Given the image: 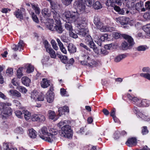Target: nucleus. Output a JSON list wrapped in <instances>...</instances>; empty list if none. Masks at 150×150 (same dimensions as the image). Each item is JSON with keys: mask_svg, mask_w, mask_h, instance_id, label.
I'll return each mask as SVG.
<instances>
[{"mask_svg": "<svg viewBox=\"0 0 150 150\" xmlns=\"http://www.w3.org/2000/svg\"><path fill=\"white\" fill-rule=\"evenodd\" d=\"M31 97L35 101H42L44 100V95L42 93L39 95L38 92L36 91H34L32 92Z\"/></svg>", "mask_w": 150, "mask_h": 150, "instance_id": "39448f33", "label": "nucleus"}, {"mask_svg": "<svg viewBox=\"0 0 150 150\" xmlns=\"http://www.w3.org/2000/svg\"><path fill=\"white\" fill-rule=\"evenodd\" d=\"M58 133V130L56 129L52 128L50 130L49 134L50 135H52L55 138L54 135L57 134ZM55 139V138H54Z\"/></svg>", "mask_w": 150, "mask_h": 150, "instance_id": "f704fd0d", "label": "nucleus"}, {"mask_svg": "<svg viewBox=\"0 0 150 150\" xmlns=\"http://www.w3.org/2000/svg\"><path fill=\"white\" fill-rule=\"evenodd\" d=\"M65 27L67 30H69V32H70L71 30H73V29H72V26L70 23H65Z\"/></svg>", "mask_w": 150, "mask_h": 150, "instance_id": "de8ad7c7", "label": "nucleus"}, {"mask_svg": "<svg viewBox=\"0 0 150 150\" xmlns=\"http://www.w3.org/2000/svg\"><path fill=\"white\" fill-rule=\"evenodd\" d=\"M132 100L137 105H138L139 104V103H141V100H139L136 97H134L133 98Z\"/></svg>", "mask_w": 150, "mask_h": 150, "instance_id": "774afa93", "label": "nucleus"}, {"mask_svg": "<svg viewBox=\"0 0 150 150\" xmlns=\"http://www.w3.org/2000/svg\"><path fill=\"white\" fill-rule=\"evenodd\" d=\"M143 3L142 1H140L137 3L135 5V8L138 11H145V8L143 7Z\"/></svg>", "mask_w": 150, "mask_h": 150, "instance_id": "f8f14e48", "label": "nucleus"}, {"mask_svg": "<svg viewBox=\"0 0 150 150\" xmlns=\"http://www.w3.org/2000/svg\"><path fill=\"white\" fill-rule=\"evenodd\" d=\"M145 11L146 10L148 11L150 10V1H148L145 3Z\"/></svg>", "mask_w": 150, "mask_h": 150, "instance_id": "0e129e2a", "label": "nucleus"}, {"mask_svg": "<svg viewBox=\"0 0 150 150\" xmlns=\"http://www.w3.org/2000/svg\"><path fill=\"white\" fill-rule=\"evenodd\" d=\"M50 92L51 93L47 92L46 94L47 101L49 103H51L53 101L54 96L53 92Z\"/></svg>", "mask_w": 150, "mask_h": 150, "instance_id": "2eb2a0df", "label": "nucleus"}, {"mask_svg": "<svg viewBox=\"0 0 150 150\" xmlns=\"http://www.w3.org/2000/svg\"><path fill=\"white\" fill-rule=\"evenodd\" d=\"M11 104L9 103H0V110L1 111L3 112L4 109L5 108L6 106H10Z\"/></svg>", "mask_w": 150, "mask_h": 150, "instance_id": "393cba45", "label": "nucleus"}, {"mask_svg": "<svg viewBox=\"0 0 150 150\" xmlns=\"http://www.w3.org/2000/svg\"><path fill=\"white\" fill-rule=\"evenodd\" d=\"M147 49V46L145 45H140L136 48V50L139 51H145Z\"/></svg>", "mask_w": 150, "mask_h": 150, "instance_id": "79ce46f5", "label": "nucleus"}, {"mask_svg": "<svg viewBox=\"0 0 150 150\" xmlns=\"http://www.w3.org/2000/svg\"><path fill=\"white\" fill-rule=\"evenodd\" d=\"M61 40L64 42L67 43L69 42V40L65 35H62L61 37Z\"/></svg>", "mask_w": 150, "mask_h": 150, "instance_id": "338daca9", "label": "nucleus"}, {"mask_svg": "<svg viewBox=\"0 0 150 150\" xmlns=\"http://www.w3.org/2000/svg\"><path fill=\"white\" fill-rule=\"evenodd\" d=\"M16 16L17 18L20 19H23V13L22 11L19 9H18L16 12Z\"/></svg>", "mask_w": 150, "mask_h": 150, "instance_id": "473e14b6", "label": "nucleus"}, {"mask_svg": "<svg viewBox=\"0 0 150 150\" xmlns=\"http://www.w3.org/2000/svg\"><path fill=\"white\" fill-rule=\"evenodd\" d=\"M146 19L150 18V10L147 11L143 16Z\"/></svg>", "mask_w": 150, "mask_h": 150, "instance_id": "13d9d810", "label": "nucleus"}, {"mask_svg": "<svg viewBox=\"0 0 150 150\" xmlns=\"http://www.w3.org/2000/svg\"><path fill=\"white\" fill-rule=\"evenodd\" d=\"M71 12L70 11H67L65 12L63 16L65 17L69 21L68 23H69L70 20Z\"/></svg>", "mask_w": 150, "mask_h": 150, "instance_id": "72a5a7b5", "label": "nucleus"}, {"mask_svg": "<svg viewBox=\"0 0 150 150\" xmlns=\"http://www.w3.org/2000/svg\"><path fill=\"white\" fill-rule=\"evenodd\" d=\"M47 51L50 54V56L52 58H56V55L55 52L52 48H50L48 49Z\"/></svg>", "mask_w": 150, "mask_h": 150, "instance_id": "c756f323", "label": "nucleus"}, {"mask_svg": "<svg viewBox=\"0 0 150 150\" xmlns=\"http://www.w3.org/2000/svg\"><path fill=\"white\" fill-rule=\"evenodd\" d=\"M144 28L145 29V31L147 32V33L150 34V24H147L146 25L144 26Z\"/></svg>", "mask_w": 150, "mask_h": 150, "instance_id": "69168bd1", "label": "nucleus"}, {"mask_svg": "<svg viewBox=\"0 0 150 150\" xmlns=\"http://www.w3.org/2000/svg\"><path fill=\"white\" fill-rule=\"evenodd\" d=\"M73 30L69 32V36L74 38H78L77 35L75 34L73 31Z\"/></svg>", "mask_w": 150, "mask_h": 150, "instance_id": "3c124183", "label": "nucleus"}, {"mask_svg": "<svg viewBox=\"0 0 150 150\" xmlns=\"http://www.w3.org/2000/svg\"><path fill=\"white\" fill-rule=\"evenodd\" d=\"M15 114L19 118H21L22 117V115L23 114V112H22L19 110H17L15 112Z\"/></svg>", "mask_w": 150, "mask_h": 150, "instance_id": "864d4df0", "label": "nucleus"}, {"mask_svg": "<svg viewBox=\"0 0 150 150\" xmlns=\"http://www.w3.org/2000/svg\"><path fill=\"white\" fill-rule=\"evenodd\" d=\"M56 24V23L55 24L49 23L47 25V27L50 30L55 31Z\"/></svg>", "mask_w": 150, "mask_h": 150, "instance_id": "a878e982", "label": "nucleus"}, {"mask_svg": "<svg viewBox=\"0 0 150 150\" xmlns=\"http://www.w3.org/2000/svg\"><path fill=\"white\" fill-rule=\"evenodd\" d=\"M28 135L32 139H34L36 137L37 134L36 131L32 128L28 129Z\"/></svg>", "mask_w": 150, "mask_h": 150, "instance_id": "dca6fc26", "label": "nucleus"}, {"mask_svg": "<svg viewBox=\"0 0 150 150\" xmlns=\"http://www.w3.org/2000/svg\"><path fill=\"white\" fill-rule=\"evenodd\" d=\"M25 69L23 67L20 68L18 69L17 71V77L20 79L23 76V74L22 73V69Z\"/></svg>", "mask_w": 150, "mask_h": 150, "instance_id": "37998d69", "label": "nucleus"}, {"mask_svg": "<svg viewBox=\"0 0 150 150\" xmlns=\"http://www.w3.org/2000/svg\"><path fill=\"white\" fill-rule=\"evenodd\" d=\"M51 43L52 47L55 50H58V47L57 46V43L54 40H52L51 41Z\"/></svg>", "mask_w": 150, "mask_h": 150, "instance_id": "49530a36", "label": "nucleus"}, {"mask_svg": "<svg viewBox=\"0 0 150 150\" xmlns=\"http://www.w3.org/2000/svg\"><path fill=\"white\" fill-rule=\"evenodd\" d=\"M138 11L136 10V9L134 7H132L129 8L128 9V10L127 11V14L129 15L130 13L134 14L137 13Z\"/></svg>", "mask_w": 150, "mask_h": 150, "instance_id": "cd10ccee", "label": "nucleus"}, {"mask_svg": "<svg viewBox=\"0 0 150 150\" xmlns=\"http://www.w3.org/2000/svg\"><path fill=\"white\" fill-rule=\"evenodd\" d=\"M122 37L124 38L127 40L129 44L127 42L124 41L122 44V49L123 50L131 49L134 44L133 38L131 36L126 34H123Z\"/></svg>", "mask_w": 150, "mask_h": 150, "instance_id": "7ed1b4c3", "label": "nucleus"}, {"mask_svg": "<svg viewBox=\"0 0 150 150\" xmlns=\"http://www.w3.org/2000/svg\"><path fill=\"white\" fill-rule=\"evenodd\" d=\"M14 132L16 133L22 134L23 132V130L22 128L18 127L15 130Z\"/></svg>", "mask_w": 150, "mask_h": 150, "instance_id": "09e8293b", "label": "nucleus"}, {"mask_svg": "<svg viewBox=\"0 0 150 150\" xmlns=\"http://www.w3.org/2000/svg\"><path fill=\"white\" fill-rule=\"evenodd\" d=\"M93 7L96 9H100L102 8V6L100 3L99 1L96 2L95 4H93Z\"/></svg>", "mask_w": 150, "mask_h": 150, "instance_id": "c9c22d12", "label": "nucleus"}, {"mask_svg": "<svg viewBox=\"0 0 150 150\" xmlns=\"http://www.w3.org/2000/svg\"><path fill=\"white\" fill-rule=\"evenodd\" d=\"M22 83L26 86H29V83L30 82V79L26 76H24L21 79Z\"/></svg>", "mask_w": 150, "mask_h": 150, "instance_id": "a211bd4d", "label": "nucleus"}, {"mask_svg": "<svg viewBox=\"0 0 150 150\" xmlns=\"http://www.w3.org/2000/svg\"><path fill=\"white\" fill-rule=\"evenodd\" d=\"M90 58L89 54L88 53H82L81 56V60H80L79 62L81 64L85 65L86 64V63L85 62H87V60H88Z\"/></svg>", "mask_w": 150, "mask_h": 150, "instance_id": "0eeeda50", "label": "nucleus"}, {"mask_svg": "<svg viewBox=\"0 0 150 150\" xmlns=\"http://www.w3.org/2000/svg\"><path fill=\"white\" fill-rule=\"evenodd\" d=\"M85 42L90 47L93 49L94 51L97 54H99V50L93 42V40L90 35H87L85 37Z\"/></svg>", "mask_w": 150, "mask_h": 150, "instance_id": "20e7f679", "label": "nucleus"}, {"mask_svg": "<svg viewBox=\"0 0 150 150\" xmlns=\"http://www.w3.org/2000/svg\"><path fill=\"white\" fill-rule=\"evenodd\" d=\"M25 68L27 69L26 72L28 73H31L33 72L34 70V68L30 64H29L28 66H26Z\"/></svg>", "mask_w": 150, "mask_h": 150, "instance_id": "e433bc0d", "label": "nucleus"}, {"mask_svg": "<svg viewBox=\"0 0 150 150\" xmlns=\"http://www.w3.org/2000/svg\"><path fill=\"white\" fill-rule=\"evenodd\" d=\"M23 114H24L25 119L26 120H28L30 119L31 117L30 113L27 110L23 111Z\"/></svg>", "mask_w": 150, "mask_h": 150, "instance_id": "bb28decb", "label": "nucleus"}, {"mask_svg": "<svg viewBox=\"0 0 150 150\" xmlns=\"http://www.w3.org/2000/svg\"><path fill=\"white\" fill-rule=\"evenodd\" d=\"M87 62H86V64L85 65H88L89 67H92L93 65H94L96 63V62L93 60H92L91 58H90L88 60H87Z\"/></svg>", "mask_w": 150, "mask_h": 150, "instance_id": "58836bf2", "label": "nucleus"}, {"mask_svg": "<svg viewBox=\"0 0 150 150\" xmlns=\"http://www.w3.org/2000/svg\"><path fill=\"white\" fill-rule=\"evenodd\" d=\"M95 25L97 28L100 29V31L102 32H105L107 30L106 28L103 26V24L100 21L98 23L96 24Z\"/></svg>", "mask_w": 150, "mask_h": 150, "instance_id": "f3484780", "label": "nucleus"}, {"mask_svg": "<svg viewBox=\"0 0 150 150\" xmlns=\"http://www.w3.org/2000/svg\"><path fill=\"white\" fill-rule=\"evenodd\" d=\"M6 73L10 76L12 75L13 73V69L11 68H8L6 70Z\"/></svg>", "mask_w": 150, "mask_h": 150, "instance_id": "bf43d9fd", "label": "nucleus"}, {"mask_svg": "<svg viewBox=\"0 0 150 150\" xmlns=\"http://www.w3.org/2000/svg\"><path fill=\"white\" fill-rule=\"evenodd\" d=\"M67 48L68 51L70 53H74L76 51V46L72 43H70L68 44Z\"/></svg>", "mask_w": 150, "mask_h": 150, "instance_id": "4468645a", "label": "nucleus"}, {"mask_svg": "<svg viewBox=\"0 0 150 150\" xmlns=\"http://www.w3.org/2000/svg\"><path fill=\"white\" fill-rule=\"evenodd\" d=\"M127 10L128 9L125 8H123L121 9L120 8L119 13L122 15L127 14L126 12Z\"/></svg>", "mask_w": 150, "mask_h": 150, "instance_id": "4d7b16f0", "label": "nucleus"}, {"mask_svg": "<svg viewBox=\"0 0 150 150\" xmlns=\"http://www.w3.org/2000/svg\"><path fill=\"white\" fill-rule=\"evenodd\" d=\"M120 132L119 131H117L115 132L113 135V138L115 139H118L120 136Z\"/></svg>", "mask_w": 150, "mask_h": 150, "instance_id": "6e6d98bb", "label": "nucleus"}, {"mask_svg": "<svg viewBox=\"0 0 150 150\" xmlns=\"http://www.w3.org/2000/svg\"><path fill=\"white\" fill-rule=\"evenodd\" d=\"M56 23L55 31L59 34L62 33L64 31L63 28L62 27L60 22H55Z\"/></svg>", "mask_w": 150, "mask_h": 150, "instance_id": "ddd939ff", "label": "nucleus"}, {"mask_svg": "<svg viewBox=\"0 0 150 150\" xmlns=\"http://www.w3.org/2000/svg\"><path fill=\"white\" fill-rule=\"evenodd\" d=\"M134 109L136 111V112L134 111V112L136 114L137 113V114H138V115L139 116L142 118V119L144 120L145 118L146 117V116L143 114L141 112H140L137 109V108H134Z\"/></svg>", "mask_w": 150, "mask_h": 150, "instance_id": "ea45409f", "label": "nucleus"}, {"mask_svg": "<svg viewBox=\"0 0 150 150\" xmlns=\"http://www.w3.org/2000/svg\"><path fill=\"white\" fill-rule=\"evenodd\" d=\"M44 44L45 48L46 49V51L48 49L51 48L50 47V45L49 44L47 40L45 41L44 42Z\"/></svg>", "mask_w": 150, "mask_h": 150, "instance_id": "e2e57ef3", "label": "nucleus"}, {"mask_svg": "<svg viewBox=\"0 0 150 150\" xmlns=\"http://www.w3.org/2000/svg\"><path fill=\"white\" fill-rule=\"evenodd\" d=\"M85 27H82L79 29L80 30L79 31V34L82 35L83 36L85 35L88 32V29L85 28Z\"/></svg>", "mask_w": 150, "mask_h": 150, "instance_id": "c85d7f7f", "label": "nucleus"}, {"mask_svg": "<svg viewBox=\"0 0 150 150\" xmlns=\"http://www.w3.org/2000/svg\"><path fill=\"white\" fill-rule=\"evenodd\" d=\"M12 110L10 107H6L3 112L4 114L10 115L12 114Z\"/></svg>", "mask_w": 150, "mask_h": 150, "instance_id": "2f4dec72", "label": "nucleus"}, {"mask_svg": "<svg viewBox=\"0 0 150 150\" xmlns=\"http://www.w3.org/2000/svg\"><path fill=\"white\" fill-rule=\"evenodd\" d=\"M116 19L117 22H118L120 23L122 25H124L128 23L130 19L128 17H121L118 18H116Z\"/></svg>", "mask_w": 150, "mask_h": 150, "instance_id": "423d86ee", "label": "nucleus"}, {"mask_svg": "<svg viewBox=\"0 0 150 150\" xmlns=\"http://www.w3.org/2000/svg\"><path fill=\"white\" fill-rule=\"evenodd\" d=\"M39 136L42 139L49 142H52L55 139L54 137L49 135L47 128L46 127H43L42 128Z\"/></svg>", "mask_w": 150, "mask_h": 150, "instance_id": "f257e3e1", "label": "nucleus"}, {"mask_svg": "<svg viewBox=\"0 0 150 150\" xmlns=\"http://www.w3.org/2000/svg\"><path fill=\"white\" fill-rule=\"evenodd\" d=\"M79 15L78 13L76 12H71L70 23L76 21L79 18Z\"/></svg>", "mask_w": 150, "mask_h": 150, "instance_id": "1a4fd4ad", "label": "nucleus"}, {"mask_svg": "<svg viewBox=\"0 0 150 150\" xmlns=\"http://www.w3.org/2000/svg\"><path fill=\"white\" fill-rule=\"evenodd\" d=\"M31 5L33 9L35 11V13L37 14H39L40 12V10L38 7V5H35L31 4Z\"/></svg>", "mask_w": 150, "mask_h": 150, "instance_id": "5701e85b", "label": "nucleus"}, {"mask_svg": "<svg viewBox=\"0 0 150 150\" xmlns=\"http://www.w3.org/2000/svg\"><path fill=\"white\" fill-rule=\"evenodd\" d=\"M63 4L66 6H68L71 3L73 0H61Z\"/></svg>", "mask_w": 150, "mask_h": 150, "instance_id": "a18cd8bd", "label": "nucleus"}, {"mask_svg": "<svg viewBox=\"0 0 150 150\" xmlns=\"http://www.w3.org/2000/svg\"><path fill=\"white\" fill-rule=\"evenodd\" d=\"M77 8L81 11H84L85 10V6L84 4L79 3L77 6Z\"/></svg>", "mask_w": 150, "mask_h": 150, "instance_id": "4c0bfd02", "label": "nucleus"}, {"mask_svg": "<svg viewBox=\"0 0 150 150\" xmlns=\"http://www.w3.org/2000/svg\"><path fill=\"white\" fill-rule=\"evenodd\" d=\"M84 1L88 6H91L93 4L94 2V0H84Z\"/></svg>", "mask_w": 150, "mask_h": 150, "instance_id": "c03bdc74", "label": "nucleus"}, {"mask_svg": "<svg viewBox=\"0 0 150 150\" xmlns=\"http://www.w3.org/2000/svg\"><path fill=\"white\" fill-rule=\"evenodd\" d=\"M49 117L50 119L52 120H57V118L54 112L51 110H50L48 112Z\"/></svg>", "mask_w": 150, "mask_h": 150, "instance_id": "aec40b11", "label": "nucleus"}, {"mask_svg": "<svg viewBox=\"0 0 150 150\" xmlns=\"http://www.w3.org/2000/svg\"><path fill=\"white\" fill-rule=\"evenodd\" d=\"M141 76L144 77L145 78L150 80V74L148 73H141L140 74Z\"/></svg>", "mask_w": 150, "mask_h": 150, "instance_id": "5fc2aeb1", "label": "nucleus"}, {"mask_svg": "<svg viewBox=\"0 0 150 150\" xmlns=\"http://www.w3.org/2000/svg\"><path fill=\"white\" fill-rule=\"evenodd\" d=\"M142 132L143 135L146 134L148 133L149 131L146 126L143 127Z\"/></svg>", "mask_w": 150, "mask_h": 150, "instance_id": "052dcab7", "label": "nucleus"}, {"mask_svg": "<svg viewBox=\"0 0 150 150\" xmlns=\"http://www.w3.org/2000/svg\"><path fill=\"white\" fill-rule=\"evenodd\" d=\"M58 57L60 59L61 62L64 64H67L68 59L67 57L65 55H62L57 54Z\"/></svg>", "mask_w": 150, "mask_h": 150, "instance_id": "412c9836", "label": "nucleus"}, {"mask_svg": "<svg viewBox=\"0 0 150 150\" xmlns=\"http://www.w3.org/2000/svg\"><path fill=\"white\" fill-rule=\"evenodd\" d=\"M16 89L19 90L20 92L24 93H26L27 91V89H26L24 87L22 86H18L17 87Z\"/></svg>", "mask_w": 150, "mask_h": 150, "instance_id": "a19ab883", "label": "nucleus"}, {"mask_svg": "<svg viewBox=\"0 0 150 150\" xmlns=\"http://www.w3.org/2000/svg\"><path fill=\"white\" fill-rule=\"evenodd\" d=\"M41 13L43 16L47 17L50 16L51 12L48 9L44 8L42 10Z\"/></svg>", "mask_w": 150, "mask_h": 150, "instance_id": "6ab92c4d", "label": "nucleus"}, {"mask_svg": "<svg viewBox=\"0 0 150 150\" xmlns=\"http://www.w3.org/2000/svg\"><path fill=\"white\" fill-rule=\"evenodd\" d=\"M45 117L42 115H38V122H41L44 121L45 120Z\"/></svg>", "mask_w": 150, "mask_h": 150, "instance_id": "603ef678", "label": "nucleus"}, {"mask_svg": "<svg viewBox=\"0 0 150 150\" xmlns=\"http://www.w3.org/2000/svg\"><path fill=\"white\" fill-rule=\"evenodd\" d=\"M51 13L53 15L55 22H60L59 20L60 17L59 13L57 11L52 8L51 10Z\"/></svg>", "mask_w": 150, "mask_h": 150, "instance_id": "9d476101", "label": "nucleus"}, {"mask_svg": "<svg viewBox=\"0 0 150 150\" xmlns=\"http://www.w3.org/2000/svg\"><path fill=\"white\" fill-rule=\"evenodd\" d=\"M126 57L127 55L124 54L118 55L115 57V58L114 61L115 62H119L122 59L125 58Z\"/></svg>", "mask_w": 150, "mask_h": 150, "instance_id": "4be33fe9", "label": "nucleus"}, {"mask_svg": "<svg viewBox=\"0 0 150 150\" xmlns=\"http://www.w3.org/2000/svg\"><path fill=\"white\" fill-rule=\"evenodd\" d=\"M137 143V140L134 137L129 138L128 139L126 142L127 145L129 147H132L136 145Z\"/></svg>", "mask_w": 150, "mask_h": 150, "instance_id": "9b49d317", "label": "nucleus"}, {"mask_svg": "<svg viewBox=\"0 0 150 150\" xmlns=\"http://www.w3.org/2000/svg\"><path fill=\"white\" fill-rule=\"evenodd\" d=\"M41 84V86L43 88H46L50 85L47 80L46 79H42Z\"/></svg>", "mask_w": 150, "mask_h": 150, "instance_id": "b1692460", "label": "nucleus"}, {"mask_svg": "<svg viewBox=\"0 0 150 150\" xmlns=\"http://www.w3.org/2000/svg\"><path fill=\"white\" fill-rule=\"evenodd\" d=\"M87 21L85 17H83L82 18H81L79 19V23L77 24L76 26L79 29L82 27H85L86 26Z\"/></svg>", "mask_w": 150, "mask_h": 150, "instance_id": "6e6552de", "label": "nucleus"}, {"mask_svg": "<svg viewBox=\"0 0 150 150\" xmlns=\"http://www.w3.org/2000/svg\"><path fill=\"white\" fill-rule=\"evenodd\" d=\"M31 16L33 21L37 23H38L39 22L38 18L34 13L31 12Z\"/></svg>", "mask_w": 150, "mask_h": 150, "instance_id": "8fccbe9b", "label": "nucleus"}, {"mask_svg": "<svg viewBox=\"0 0 150 150\" xmlns=\"http://www.w3.org/2000/svg\"><path fill=\"white\" fill-rule=\"evenodd\" d=\"M24 43L23 40H20L18 43V46L21 49L24 46Z\"/></svg>", "mask_w": 150, "mask_h": 150, "instance_id": "680f3d73", "label": "nucleus"}, {"mask_svg": "<svg viewBox=\"0 0 150 150\" xmlns=\"http://www.w3.org/2000/svg\"><path fill=\"white\" fill-rule=\"evenodd\" d=\"M9 92L14 96L17 97H19L21 96V93L16 90H10Z\"/></svg>", "mask_w": 150, "mask_h": 150, "instance_id": "7c9ffc66", "label": "nucleus"}, {"mask_svg": "<svg viewBox=\"0 0 150 150\" xmlns=\"http://www.w3.org/2000/svg\"><path fill=\"white\" fill-rule=\"evenodd\" d=\"M71 126L68 125H65L61 128L59 131V134L61 137L70 138L72 136V130L71 129Z\"/></svg>", "mask_w": 150, "mask_h": 150, "instance_id": "f03ea898", "label": "nucleus"}]
</instances>
